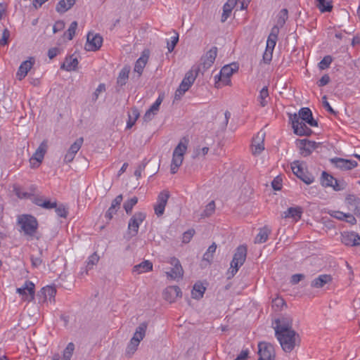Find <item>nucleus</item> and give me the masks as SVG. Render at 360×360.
<instances>
[{
	"label": "nucleus",
	"instance_id": "3c124183",
	"mask_svg": "<svg viewBox=\"0 0 360 360\" xmlns=\"http://www.w3.org/2000/svg\"><path fill=\"white\" fill-rule=\"evenodd\" d=\"M56 209V212L57 215L60 217L66 218L68 216V208L63 204L57 205Z\"/></svg>",
	"mask_w": 360,
	"mask_h": 360
},
{
	"label": "nucleus",
	"instance_id": "0e129e2a",
	"mask_svg": "<svg viewBox=\"0 0 360 360\" xmlns=\"http://www.w3.org/2000/svg\"><path fill=\"white\" fill-rule=\"evenodd\" d=\"M119 209H116L114 207V205H110L107 212H105V217L108 219V221L111 220L113 217V215L117 213Z\"/></svg>",
	"mask_w": 360,
	"mask_h": 360
},
{
	"label": "nucleus",
	"instance_id": "338daca9",
	"mask_svg": "<svg viewBox=\"0 0 360 360\" xmlns=\"http://www.w3.org/2000/svg\"><path fill=\"white\" fill-rule=\"evenodd\" d=\"M330 215L335 219H338L339 220H345V218L346 217L347 214L340 212V211H331L330 212Z\"/></svg>",
	"mask_w": 360,
	"mask_h": 360
},
{
	"label": "nucleus",
	"instance_id": "e433bc0d",
	"mask_svg": "<svg viewBox=\"0 0 360 360\" xmlns=\"http://www.w3.org/2000/svg\"><path fill=\"white\" fill-rule=\"evenodd\" d=\"M130 68L129 67H124L120 72L117 79V83L120 86H123L127 83L129 78Z\"/></svg>",
	"mask_w": 360,
	"mask_h": 360
},
{
	"label": "nucleus",
	"instance_id": "aec40b11",
	"mask_svg": "<svg viewBox=\"0 0 360 360\" xmlns=\"http://www.w3.org/2000/svg\"><path fill=\"white\" fill-rule=\"evenodd\" d=\"M330 162L335 165L336 167L342 170H350L357 166L355 160H346L340 158H334L330 159Z\"/></svg>",
	"mask_w": 360,
	"mask_h": 360
},
{
	"label": "nucleus",
	"instance_id": "dca6fc26",
	"mask_svg": "<svg viewBox=\"0 0 360 360\" xmlns=\"http://www.w3.org/2000/svg\"><path fill=\"white\" fill-rule=\"evenodd\" d=\"M169 264L173 266L170 271L166 272L167 277L172 279H179L183 277L184 270L179 260L176 257H172Z\"/></svg>",
	"mask_w": 360,
	"mask_h": 360
},
{
	"label": "nucleus",
	"instance_id": "c756f323",
	"mask_svg": "<svg viewBox=\"0 0 360 360\" xmlns=\"http://www.w3.org/2000/svg\"><path fill=\"white\" fill-rule=\"evenodd\" d=\"M153 270V263L149 260H145L140 264L135 265L133 268L134 272L143 274Z\"/></svg>",
	"mask_w": 360,
	"mask_h": 360
},
{
	"label": "nucleus",
	"instance_id": "603ef678",
	"mask_svg": "<svg viewBox=\"0 0 360 360\" xmlns=\"http://www.w3.org/2000/svg\"><path fill=\"white\" fill-rule=\"evenodd\" d=\"M215 210V203L214 201L209 202L202 214V217H210L212 215Z\"/></svg>",
	"mask_w": 360,
	"mask_h": 360
},
{
	"label": "nucleus",
	"instance_id": "f257e3e1",
	"mask_svg": "<svg viewBox=\"0 0 360 360\" xmlns=\"http://www.w3.org/2000/svg\"><path fill=\"white\" fill-rule=\"evenodd\" d=\"M276 337L285 352H290L300 342L299 334L294 330H288L285 327L277 330Z\"/></svg>",
	"mask_w": 360,
	"mask_h": 360
},
{
	"label": "nucleus",
	"instance_id": "49530a36",
	"mask_svg": "<svg viewBox=\"0 0 360 360\" xmlns=\"http://www.w3.org/2000/svg\"><path fill=\"white\" fill-rule=\"evenodd\" d=\"M179 41V34L174 31V35L171 37L169 41H167L168 52L172 53Z\"/></svg>",
	"mask_w": 360,
	"mask_h": 360
},
{
	"label": "nucleus",
	"instance_id": "39448f33",
	"mask_svg": "<svg viewBox=\"0 0 360 360\" xmlns=\"http://www.w3.org/2000/svg\"><path fill=\"white\" fill-rule=\"evenodd\" d=\"M247 252L248 249L246 245H241L236 248L231 262V271L229 272L232 276L238 272L239 268L245 262Z\"/></svg>",
	"mask_w": 360,
	"mask_h": 360
},
{
	"label": "nucleus",
	"instance_id": "b1692460",
	"mask_svg": "<svg viewBox=\"0 0 360 360\" xmlns=\"http://www.w3.org/2000/svg\"><path fill=\"white\" fill-rule=\"evenodd\" d=\"M32 58H30V60L23 61L20 65L17 72V77L19 80H22L23 78H25L27 75V72L32 68L34 64V60L32 61Z\"/></svg>",
	"mask_w": 360,
	"mask_h": 360
},
{
	"label": "nucleus",
	"instance_id": "7c9ffc66",
	"mask_svg": "<svg viewBox=\"0 0 360 360\" xmlns=\"http://www.w3.org/2000/svg\"><path fill=\"white\" fill-rule=\"evenodd\" d=\"M206 288L203 286L201 283H196L193 285L191 294L192 297L196 300H200L203 297Z\"/></svg>",
	"mask_w": 360,
	"mask_h": 360
},
{
	"label": "nucleus",
	"instance_id": "7ed1b4c3",
	"mask_svg": "<svg viewBox=\"0 0 360 360\" xmlns=\"http://www.w3.org/2000/svg\"><path fill=\"white\" fill-rule=\"evenodd\" d=\"M201 71L200 67L193 68L185 75L179 88L176 89L174 95L175 99H180L181 97L187 91L193 84L198 72Z\"/></svg>",
	"mask_w": 360,
	"mask_h": 360
},
{
	"label": "nucleus",
	"instance_id": "5701e85b",
	"mask_svg": "<svg viewBox=\"0 0 360 360\" xmlns=\"http://www.w3.org/2000/svg\"><path fill=\"white\" fill-rule=\"evenodd\" d=\"M280 28L278 25H274L270 32L266 40V48L268 50H274L278 40Z\"/></svg>",
	"mask_w": 360,
	"mask_h": 360
},
{
	"label": "nucleus",
	"instance_id": "4d7b16f0",
	"mask_svg": "<svg viewBox=\"0 0 360 360\" xmlns=\"http://www.w3.org/2000/svg\"><path fill=\"white\" fill-rule=\"evenodd\" d=\"M288 18V11L286 8L281 9L277 15V22H285Z\"/></svg>",
	"mask_w": 360,
	"mask_h": 360
},
{
	"label": "nucleus",
	"instance_id": "20e7f679",
	"mask_svg": "<svg viewBox=\"0 0 360 360\" xmlns=\"http://www.w3.org/2000/svg\"><path fill=\"white\" fill-rule=\"evenodd\" d=\"M238 69V68L236 64L224 66L219 73L214 77L215 87L221 88L223 86L231 85V77Z\"/></svg>",
	"mask_w": 360,
	"mask_h": 360
},
{
	"label": "nucleus",
	"instance_id": "4be33fe9",
	"mask_svg": "<svg viewBox=\"0 0 360 360\" xmlns=\"http://www.w3.org/2000/svg\"><path fill=\"white\" fill-rule=\"evenodd\" d=\"M150 52L148 50H144L139 58L136 61L134 70L139 74L140 77L146 65L149 58Z\"/></svg>",
	"mask_w": 360,
	"mask_h": 360
},
{
	"label": "nucleus",
	"instance_id": "c9c22d12",
	"mask_svg": "<svg viewBox=\"0 0 360 360\" xmlns=\"http://www.w3.org/2000/svg\"><path fill=\"white\" fill-rule=\"evenodd\" d=\"M183 156L173 153L170 169L172 174H176L177 172L179 167L181 165L183 162Z\"/></svg>",
	"mask_w": 360,
	"mask_h": 360
},
{
	"label": "nucleus",
	"instance_id": "052dcab7",
	"mask_svg": "<svg viewBox=\"0 0 360 360\" xmlns=\"http://www.w3.org/2000/svg\"><path fill=\"white\" fill-rule=\"evenodd\" d=\"M194 233H195L194 229H189L187 231L184 232L183 233L182 242L184 243H189L191 239L193 236Z\"/></svg>",
	"mask_w": 360,
	"mask_h": 360
},
{
	"label": "nucleus",
	"instance_id": "393cba45",
	"mask_svg": "<svg viewBox=\"0 0 360 360\" xmlns=\"http://www.w3.org/2000/svg\"><path fill=\"white\" fill-rule=\"evenodd\" d=\"M238 0H228L223 6V13L221 15V21H226L230 17L232 10L235 7H238Z\"/></svg>",
	"mask_w": 360,
	"mask_h": 360
},
{
	"label": "nucleus",
	"instance_id": "4c0bfd02",
	"mask_svg": "<svg viewBox=\"0 0 360 360\" xmlns=\"http://www.w3.org/2000/svg\"><path fill=\"white\" fill-rule=\"evenodd\" d=\"M188 142V140L186 138H183L179 143V144L176 146V147L174 148L173 153L184 157L187 150Z\"/></svg>",
	"mask_w": 360,
	"mask_h": 360
},
{
	"label": "nucleus",
	"instance_id": "412c9836",
	"mask_svg": "<svg viewBox=\"0 0 360 360\" xmlns=\"http://www.w3.org/2000/svg\"><path fill=\"white\" fill-rule=\"evenodd\" d=\"M342 242L347 246H360V236L355 232H345L342 234Z\"/></svg>",
	"mask_w": 360,
	"mask_h": 360
},
{
	"label": "nucleus",
	"instance_id": "1a4fd4ad",
	"mask_svg": "<svg viewBox=\"0 0 360 360\" xmlns=\"http://www.w3.org/2000/svg\"><path fill=\"white\" fill-rule=\"evenodd\" d=\"M103 44V37L100 34L93 31L88 32L85 49L88 51H96L99 50Z\"/></svg>",
	"mask_w": 360,
	"mask_h": 360
},
{
	"label": "nucleus",
	"instance_id": "6e6d98bb",
	"mask_svg": "<svg viewBox=\"0 0 360 360\" xmlns=\"http://www.w3.org/2000/svg\"><path fill=\"white\" fill-rule=\"evenodd\" d=\"M164 98L163 94H160L155 102L150 107V111L155 112V113H158L160 105H161Z\"/></svg>",
	"mask_w": 360,
	"mask_h": 360
},
{
	"label": "nucleus",
	"instance_id": "5fc2aeb1",
	"mask_svg": "<svg viewBox=\"0 0 360 360\" xmlns=\"http://www.w3.org/2000/svg\"><path fill=\"white\" fill-rule=\"evenodd\" d=\"M77 24H71L68 30L65 32L64 37L68 40H72L75 34Z\"/></svg>",
	"mask_w": 360,
	"mask_h": 360
},
{
	"label": "nucleus",
	"instance_id": "4468645a",
	"mask_svg": "<svg viewBox=\"0 0 360 360\" xmlns=\"http://www.w3.org/2000/svg\"><path fill=\"white\" fill-rule=\"evenodd\" d=\"M169 198V193L167 191H163L159 193L157 202L154 206L155 213L158 217L162 216L164 214Z\"/></svg>",
	"mask_w": 360,
	"mask_h": 360
},
{
	"label": "nucleus",
	"instance_id": "2eb2a0df",
	"mask_svg": "<svg viewBox=\"0 0 360 360\" xmlns=\"http://www.w3.org/2000/svg\"><path fill=\"white\" fill-rule=\"evenodd\" d=\"M292 122V127L294 130V133L298 136H309L312 134V130L307 127L306 122L304 121L296 120L293 119H290Z\"/></svg>",
	"mask_w": 360,
	"mask_h": 360
},
{
	"label": "nucleus",
	"instance_id": "c85d7f7f",
	"mask_svg": "<svg viewBox=\"0 0 360 360\" xmlns=\"http://www.w3.org/2000/svg\"><path fill=\"white\" fill-rule=\"evenodd\" d=\"M78 60L77 58H73L72 56L66 57L64 63L60 65V69L66 71L75 70L78 65Z\"/></svg>",
	"mask_w": 360,
	"mask_h": 360
},
{
	"label": "nucleus",
	"instance_id": "58836bf2",
	"mask_svg": "<svg viewBox=\"0 0 360 360\" xmlns=\"http://www.w3.org/2000/svg\"><path fill=\"white\" fill-rule=\"evenodd\" d=\"M275 322H276V327L274 328H275V335H276V331L279 330L283 327H284V328L285 327L288 330H293L292 328V321L291 320L283 318L281 320L276 319Z\"/></svg>",
	"mask_w": 360,
	"mask_h": 360
},
{
	"label": "nucleus",
	"instance_id": "72a5a7b5",
	"mask_svg": "<svg viewBox=\"0 0 360 360\" xmlns=\"http://www.w3.org/2000/svg\"><path fill=\"white\" fill-rule=\"evenodd\" d=\"M75 3V0H60L56 6L59 13H65L68 11Z\"/></svg>",
	"mask_w": 360,
	"mask_h": 360
},
{
	"label": "nucleus",
	"instance_id": "ddd939ff",
	"mask_svg": "<svg viewBox=\"0 0 360 360\" xmlns=\"http://www.w3.org/2000/svg\"><path fill=\"white\" fill-rule=\"evenodd\" d=\"M217 55V48L213 46L201 58L202 63L199 67L202 68L203 72L209 69L213 65Z\"/></svg>",
	"mask_w": 360,
	"mask_h": 360
},
{
	"label": "nucleus",
	"instance_id": "774afa93",
	"mask_svg": "<svg viewBox=\"0 0 360 360\" xmlns=\"http://www.w3.org/2000/svg\"><path fill=\"white\" fill-rule=\"evenodd\" d=\"M330 81V77L328 75L326 74L321 77V78L318 81L317 84L319 86H324L327 85Z\"/></svg>",
	"mask_w": 360,
	"mask_h": 360
},
{
	"label": "nucleus",
	"instance_id": "a878e982",
	"mask_svg": "<svg viewBox=\"0 0 360 360\" xmlns=\"http://www.w3.org/2000/svg\"><path fill=\"white\" fill-rule=\"evenodd\" d=\"M260 134L258 133L257 136L255 139H253L252 144V150L253 155H258L261 153L264 149V134H261V136H259Z\"/></svg>",
	"mask_w": 360,
	"mask_h": 360
},
{
	"label": "nucleus",
	"instance_id": "a18cd8bd",
	"mask_svg": "<svg viewBox=\"0 0 360 360\" xmlns=\"http://www.w3.org/2000/svg\"><path fill=\"white\" fill-rule=\"evenodd\" d=\"M41 292L44 294L46 300L48 298L51 300L53 298L56 294V290L55 288L51 286H46L41 289Z\"/></svg>",
	"mask_w": 360,
	"mask_h": 360
},
{
	"label": "nucleus",
	"instance_id": "bb28decb",
	"mask_svg": "<svg viewBox=\"0 0 360 360\" xmlns=\"http://www.w3.org/2000/svg\"><path fill=\"white\" fill-rule=\"evenodd\" d=\"M331 281L332 276L330 275L321 274L311 281V286L312 288H323L326 284L329 283Z\"/></svg>",
	"mask_w": 360,
	"mask_h": 360
},
{
	"label": "nucleus",
	"instance_id": "9b49d317",
	"mask_svg": "<svg viewBox=\"0 0 360 360\" xmlns=\"http://www.w3.org/2000/svg\"><path fill=\"white\" fill-rule=\"evenodd\" d=\"M34 284L30 281H26L21 288L16 289V292L22 297L24 301L30 302L34 298Z\"/></svg>",
	"mask_w": 360,
	"mask_h": 360
},
{
	"label": "nucleus",
	"instance_id": "79ce46f5",
	"mask_svg": "<svg viewBox=\"0 0 360 360\" xmlns=\"http://www.w3.org/2000/svg\"><path fill=\"white\" fill-rule=\"evenodd\" d=\"M269 97V90L266 86H264L261 91H259V95L258 96V101L262 107H265L268 101L266 98Z\"/></svg>",
	"mask_w": 360,
	"mask_h": 360
},
{
	"label": "nucleus",
	"instance_id": "9d476101",
	"mask_svg": "<svg viewBox=\"0 0 360 360\" xmlns=\"http://www.w3.org/2000/svg\"><path fill=\"white\" fill-rule=\"evenodd\" d=\"M257 360H275V351L273 345L268 342H259L258 345Z\"/></svg>",
	"mask_w": 360,
	"mask_h": 360
},
{
	"label": "nucleus",
	"instance_id": "cd10ccee",
	"mask_svg": "<svg viewBox=\"0 0 360 360\" xmlns=\"http://www.w3.org/2000/svg\"><path fill=\"white\" fill-rule=\"evenodd\" d=\"M147 327L148 323L146 322L141 323L136 328V331L131 340L139 344L146 335Z\"/></svg>",
	"mask_w": 360,
	"mask_h": 360
},
{
	"label": "nucleus",
	"instance_id": "f704fd0d",
	"mask_svg": "<svg viewBox=\"0 0 360 360\" xmlns=\"http://www.w3.org/2000/svg\"><path fill=\"white\" fill-rule=\"evenodd\" d=\"M302 212L300 207H289L283 212L284 218H293L297 220L301 218Z\"/></svg>",
	"mask_w": 360,
	"mask_h": 360
},
{
	"label": "nucleus",
	"instance_id": "f3484780",
	"mask_svg": "<svg viewBox=\"0 0 360 360\" xmlns=\"http://www.w3.org/2000/svg\"><path fill=\"white\" fill-rule=\"evenodd\" d=\"M84 142V139L82 137L77 139L70 147L68 151L65 154L64 157V162L69 163L71 162L74 158L77 153L81 148Z\"/></svg>",
	"mask_w": 360,
	"mask_h": 360
},
{
	"label": "nucleus",
	"instance_id": "680f3d73",
	"mask_svg": "<svg viewBox=\"0 0 360 360\" xmlns=\"http://www.w3.org/2000/svg\"><path fill=\"white\" fill-rule=\"evenodd\" d=\"M273 51H274V50H271V49L268 50V49L266 48L265 51L263 54V58H262L264 63H266V64L270 63V62L272 60Z\"/></svg>",
	"mask_w": 360,
	"mask_h": 360
},
{
	"label": "nucleus",
	"instance_id": "e2e57ef3",
	"mask_svg": "<svg viewBox=\"0 0 360 360\" xmlns=\"http://www.w3.org/2000/svg\"><path fill=\"white\" fill-rule=\"evenodd\" d=\"M57 201H51L50 200H45L44 202L41 204V207L46 210H51L56 207Z\"/></svg>",
	"mask_w": 360,
	"mask_h": 360
},
{
	"label": "nucleus",
	"instance_id": "bf43d9fd",
	"mask_svg": "<svg viewBox=\"0 0 360 360\" xmlns=\"http://www.w3.org/2000/svg\"><path fill=\"white\" fill-rule=\"evenodd\" d=\"M138 346L139 343L134 342L133 340H131L127 347V354H129L130 356L132 355L136 351Z\"/></svg>",
	"mask_w": 360,
	"mask_h": 360
},
{
	"label": "nucleus",
	"instance_id": "37998d69",
	"mask_svg": "<svg viewBox=\"0 0 360 360\" xmlns=\"http://www.w3.org/2000/svg\"><path fill=\"white\" fill-rule=\"evenodd\" d=\"M138 202V198L134 196L131 199L126 200L123 204V208L127 214H131L134 206Z\"/></svg>",
	"mask_w": 360,
	"mask_h": 360
},
{
	"label": "nucleus",
	"instance_id": "a19ab883",
	"mask_svg": "<svg viewBox=\"0 0 360 360\" xmlns=\"http://www.w3.org/2000/svg\"><path fill=\"white\" fill-rule=\"evenodd\" d=\"M316 6L322 13L330 11L333 8L331 1H330L316 0Z\"/></svg>",
	"mask_w": 360,
	"mask_h": 360
},
{
	"label": "nucleus",
	"instance_id": "ea45409f",
	"mask_svg": "<svg viewBox=\"0 0 360 360\" xmlns=\"http://www.w3.org/2000/svg\"><path fill=\"white\" fill-rule=\"evenodd\" d=\"M99 260V256L97 255L96 252L93 253L91 255H90L88 257V259L86 261V266L85 269V273L86 274H88V271L91 270L94 265H96Z\"/></svg>",
	"mask_w": 360,
	"mask_h": 360
},
{
	"label": "nucleus",
	"instance_id": "2f4dec72",
	"mask_svg": "<svg viewBox=\"0 0 360 360\" xmlns=\"http://www.w3.org/2000/svg\"><path fill=\"white\" fill-rule=\"evenodd\" d=\"M139 115V111L136 108H132L131 109L128 113V121L127 122V129H130L134 125Z\"/></svg>",
	"mask_w": 360,
	"mask_h": 360
},
{
	"label": "nucleus",
	"instance_id": "8fccbe9b",
	"mask_svg": "<svg viewBox=\"0 0 360 360\" xmlns=\"http://www.w3.org/2000/svg\"><path fill=\"white\" fill-rule=\"evenodd\" d=\"M13 191L19 198H30L32 195L31 193L24 191L22 188L18 186H13Z\"/></svg>",
	"mask_w": 360,
	"mask_h": 360
},
{
	"label": "nucleus",
	"instance_id": "6ab92c4d",
	"mask_svg": "<svg viewBox=\"0 0 360 360\" xmlns=\"http://www.w3.org/2000/svg\"><path fill=\"white\" fill-rule=\"evenodd\" d=\"M46 143L45 141H43L39 148L37 149L32 157L30 158V164L32 165V167H38L39 164L42 162L44 159V156L46 151Z\"/></svg>",
	"mask_w": 360,
	"mask_h": 360
},
{
	"label": "nucleus",
	"instance_id": "c03bdc74",
	"mask_svg": "<svg viewBox=\"0 0 360 360\" xmlns=\"http://www.w3.org/2000/svg\"><path fill=\"white\" fill-rule=\"evenodd\" d=\"M333 181H335V178L332 175L328 174L326 172H322L321 184L323 186L330 187V186L333 183Z\"/></svg>",
	"mask_w": 360,
	"mask_h": 360
},
{
	"label": "nucleus",
	"instance_id": "473e14b6",
	"mask_svg": "<svg viewBox=\"0 0 360 360\" xmlns=\"http://www.w3.org/2000/svg\"><path fill=\"white\" fill-rule=\"evenodd\" d=\"M271 231L266 226L259 229L258 234L257 235L255 243H265L269 237Z\"/></svg>",
	"mask_w": 360,
	"mask_h": 360
},
{
	"label": "nucleus",
	"instance_id": "de8ad7c7",
	"mask_svg": "<svg viewBox=\"0 0 360 360\" xmlns=\"http://www.w3.org/2000/svg\"><path fill=\"white\" fill-rule=\"evenodd\" d=\"M333 62L332 56L328 55L323 57V58L319 63V68L320 70H326L328 68Z\"/></svg>",
	"mask_w": 360,
	"mask_h": 360
},
{
	"label": "nucleus",
	"instance_id": "f8f14e48",
	"mask_svg": "<svg viewBox=\"0 0 360 360\" xmlns=\"http://www.w3.org/2000/svg\"><path fill=\"white\" fill-rule=\"evenodd\" d=\"M296 144L300 149V154L307 157L310 155L320 143L308 139H297Z\"/></svg>",
	"mask_w": 360,
	"mask_h": 360
},
{
	"label": "nucleus",
	"instance_id": "0eeeda50",
	"mask_svg": "<svg viewBox=\"0 0 360 360\" xmlns=\"http://www.w3.org/2000/svg\"><path fill=\"white\" fill-rule=\"evenodd\" d=\"M289 119L304 121L311 127L318 126V122L314 119L311 110L309 108H302L298 114H290Z\"/></svg>",
	"mask_w": 360,
	"mask_h": 360
},
{
	"label": "nucleus",
	"instance_id": "6e6552de",
	"mask_svg": "<svg viewBox=\"0 0 360 360\" xmlns=\"http://www.w3.org/2000/svg\"><path fill=\"white\" fill-rule=\"evenodd\" d=\"M146 214L143 212H136L129 219L128 223V233L131 237L138 234L140 224L146 219Z\"/></svg>",
	"mask_w": 360,
	"mask_h": 360
},
{
	"label": "nucleus",
	"instance_id": "423d86ee",
	"mask_svg": "<svg viewBox=\"0 0 360 360\" xmlns=\"http://www.w3.org/2000/svg\"><path fill=\"white\" fill-rule=\"evenodd\" d=\"M291 169L293 174L306 184L309 185L314 181V176L303 168L299 161H294L291 165Z\"/></svg>",
	"mask_w": 360,
	"mask_h": 360
},
{
	"label": "nucleus",
	"instance_id": "a211bd4d",
	"mask_svg": "<svg viewBox=\"0 0 360 360\" xmlns=\"http://www.w3.org/2000/svg\"><path fill=\"white\" fill-rule=\"evenodd\" d=\"M181 290L176 285L169 286L163 292V297L167 302H174L177 297H181Z\"/></svg>",
	"mask_w": 360,
	"mask_h": 360
},
{
	"label": "nucleus",
	"instance_id": "f03ea898",
	"mask_svg": "<svg viewBox=\"0 0 360 360\" xmlns=\"http://www.w3.org/2000/svg\"><path fill=\"white\" fill-rule=\"evenodd\" d=\"M18 222L22 231L24 232V234L32 240L38 229V221L37 219L30 214H23L18 218Z\"/></svg>",
	"mask_w": 360,
	"mask_h": 360
},
{
	"label": "nucleus",
	"instance_id": "69168bd1",
	"mask_svg": "<svg viewBox=\"0 0 360 360\" xmlns=\"http://www.w3.org/2000/svg\"><path fill=\"white\" fill-rule=\"evenodd\" d=\"M9 37L10 32L8 31V29H4L2 34V37L0 39V46H5L6 44H7Z\"/></svg>",
	"mask_w": 360,
	"mask_h": 360
},
{
	"label": "nucleus",
	"instance_id": "864d4df0",
	"mask_svg": "<svg viewBox=\"0 0 360 360\" xmlns=\"http://www.w3.org/2000/svg\"><path fill=\"white\" fill-rule=\"evenodd\" d=\"M283 306H285V302L283 298L277 297L272 300V307L276 311L281 310Z\"/></svg>",
	"mask_w": 360,
	"mask_h": 360
},
{
	"label": "nucleus",
	"instance_id": "09e8293b",
	"mask_svg": "<svg viewBox=\"0 0 360 360\" xmlns=\"http://www.w3.org/2000/svg\"><path fill=\"white\" fill-rule=\"evenodd\" d=\"M75 350V345L72 342L68 343L67 347L63 351V358L65 360H70L73 352Z\"/></svg>",
	"mask_w": 360,
	"mask_h": 360
},
{
	"label": "nucleus",
	"instance_id": "13d9d810",
	"mask_svg": "<svg viewBox=\"0 0 360 360\" xmlns=\"http://www.w3.org/2000/svg\"><path fill=\"white\" fill-rule=\"evenodd\" d=\"M105 91V85L100 84L92 95V101L96 102L98 98L99 94Z\"/></svg>",
	"mask_w": 360,
	"mask_h": 360
}]
</instances>
